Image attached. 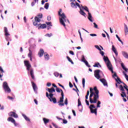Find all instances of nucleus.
<instances>
[{
  "mask_svg": "<svg viewBox=\"0 0 128 128\" xmlns=\"http://www.w3.org/2000/svg\"><path fill=\"white\" fill-rule=\"evenodd\" d=\"M24 64L26 68V70H28V76H30L32 80H34V69L32 68V65L30 63V61L28 60H24Z\"/></svg>",
  "mask_w": 128,
  "mask_h": 128,
  "instance_id": "1",
  "label": "nucleus"
},
{
  "mask_svg": "<svg viewBox=\"0 0 128 128\" xmlns=\"http://www.w3.org/2000/svg\"><path fill=\"white\" fill-rule=\"evenodd\" d=\"M62 12V10L60 8L58 12V16L61 17L60 18V22L62 26H64V27L66 28V24L64 22H68V24H70V21L68 20V19L66 18V14H64V13H62V14H60Z\"/></svg>",
  "mask_w": 128,
  "mask_h": 128,
  "instance_id": "2",
  "label": "nucleus"
},
{
  "mask_svg": "<svg viewBox=\"0 0 128 128\" xmlns=\"http://www.w3.org/2000/svg\"><path fill=\"white\" fill-rule=\"evenodd\" d=\"M96 102V108L94 104H90L89 106V108L90 110L91 114H94L96 116L98 114V108H100V104H102V102L100 100H97Z\"/></svg>",
  "mask_w": 128,
  "mask_h": 128,
  "instance_id": "3",
  "label": "nucleus"
},
{
  "mask_svg": "<svg viewBox=\"0 0 128 128\" xmlns=\"http://www.w3.org/2000/svg\"><path fill=\"white\" fill-rule=\"evenodd\" d=\"M103 60L106 64L108 70H109L111 72L112 74H114V72L112 65V63H110V60H108V58L106 56H104Z\"/></svg>",
  "mask_w": 128,
  "mask_h": 128,
  "instance_id": "4",
  "label": "nucleus"
},
{
  "mask_svg": "<svg viewBox=\"0 0 128 128\" xmlns=\"http://www.w3.org/2000/svg\"><path fill=\"white\" fill-rule=\"evenodd\" d=\"M90 95L89 96V100L90 104H96V101H94V89L90 88Z\"/></svg>",
  "mask_w": 128,
  "mask_h": 128,
  "instance_id": "5",
  "label": "nucleus"
},
{
  "mask_svg": "<svg viewBox=\"0 0 128 128\" xmlns=\"http://www.w3.org/2000/svg\"><path fill=\"white\" fill-rule=\"evenodd\" d=\"M2 88L4 90V92H7L8 94H10V92H12V90H10V88L8 82H3Z\"/></svg>",
  "mask_w": 128,
  "mask_h": 128,
  "instance_id": "6",
  "label": "nucleus"
},
{
  "mask_svg": "<svg viewBox=\"0 0 128 128\" xmlns=\"http://www.w3.org/2000/svg\"><path fill=\"white\" fill-rule=\"evenodd\" d=\"M82 8V10H86V12H88V18L90 22H94V20H92V14L90 12V10H88V6H84L82 5H81Z\"/></svg>",
  "mask_w": 128,
  "mask_h": 128,
  "instance_id": "7",
  "label": "nucleus"
},
{
  "mask_svg": "<svg viewBox=\"0 0 128 128\" xmlns=\"http://www.w3.org/2000/svg\"><path fill=\"white\" fill-rule=\"evenodd\" d=\"M93 90H94V101L96 102H98V100L100 98V95H98V94H100V91H98L96 87H94Z\"/></svg>",
  "mask_w": 128,
  "mask_h": 128,
  "instance_id": "8",
  "label": "nucleus"
},
{
  "mask_svg": "<svg viewBox=\"0 0 128 128\" xmlns=\"http://www.w3.org/2000/svg\"><path fill=\"white\" fill-rule=\"evenodd\" d=\"M94 76H95V78H97V80H100V78H102V76H100V74H102V76H104V73H102V72L100 70H96L94 71Z\"/></svg>",
  "mask_w": 128,
  "mask_h": 128,
  "instance_id": "9",
  "label": "nucleus"
},
{
  "mask_svg": "<svg viewBox=\"0 0 128 128\" xmlns=\"http://www.w3.org/2000/svg\"><path fill=\"white\" fill-rule=\"evenodd\" d=\"M112 78H114L116 80V82L118 84H124L123 82H122L120 80V78L118 76V75H116V73L114 72V74L112 75Z\"/></svg>",
  "mask_w": 128,
  "mask_h": 128,
  "instance_id": "10",
  "label": "nucleus"
},
{
  "mask_svg": "<svg viewBox=\"0 0 128 128\" xmlns=\"http://www.w3.org/2000/svg\"><path fill=\"white\" fill-rule=\"evenodd\" d=\"M72 8H76L77 6L79 8L80 10L82 8V6L80 4L78 3V2H76V4H74V2H71L70 4Z\"/></svg>",
  "mask_w": 128,
  "mask_h": 128,
  "instance_id": "11",
  "label": "nucleus"
},
{
  "mask_svg": "<svg viewBox=\"0 0 128 128\" xmlns=\"http://www.w3.org/2000/svg\"><path fill=\"white\" fill-rule=\"evenodd\" d=\"M31 82L34 91L36 94H38V86H36V84L34 82L32 81Z\"/></svg>",
  "mask_w": 128,
  "mask_h": 128,
  "instance_id": "12",
  "label": "nucleus"
},
{
  "mask_svg": "<svg viewBox=\"0 0 128 128\" xmlns=\"http://www.w3.org/2000/svg\"><path fill=\"white\" fill-rule=\"evenodd\" d=\"M8 122H12V124H14L15 126H18V124L16 122V120H14V118H12V117H9L8 118Z\"/></svg>",
  "mask_w": 128,
  "mask_h": 128,
  "instance_id": "13",
  "label": "nucleus"
},
{
  "mask_svg": "<svg viewBox=\"0 0 128 128\" xmlns=\"http://www.w3.org/2000/svg\"><path fill=\"white\" fill-rule=\"evenodd\" d=\"M8 116H12V118H18V116L16 113V112H11L8 113Z\"/></svg>",
  "mask_w": 128,
  "mask_h": 128,
  "instance_id": "14",
  "label": "nucleus"
},
{
  "mask_svg": "<svg viewBox=\"0 0 128 128\" xmlns=\"http://www.w3.org/2000/svg\"><path fill=\"white\" fill-rule=\"evenodd\" d=\"M100 82H102V84H104V86H108V82H106V80L104 78L100 79Z\"/></svg>",
  "mask_w": 128,
  "mask_h": 128,
  "instance_id": "15",
  "label": "nucleus"
},
{
  "mask_svg": "<svg viewBox=\"0 0 128 128\" xmlns=\"http://www.w3.org/2000/svg\"><path fill=\"white\" fill-rule=\"evenodd\" d=\"M45 54H46V52H44V49H40L38 53V56H39L40 58H42V56H44Z\"/></svg>",
  "mask_w": 128,
  "mask_h": 128,
  "instance_id": "16",
  "label": "nucleus"
},
{
  "mask_svg": "<svg viewBox=\"0 0 128 128\" xmlns=\"http://www.w3.org/2000/svg\"><path fill=\"white\" fill-rule=\"evenodd\" d=\"M50 94H52L53 92H56V89L54 88V87H52L51 88H48L46 89Z\"/></svg>",
  "mask_w": 128,
  "mask_h": 128,
  "instance_id": "17",
  "label": "nucleus"
},
{
  "mask_svg": "<svg viewBox=\"0 0 128 128\" xmlns=\"http://www.w3.org/2000/svg\"><path fill=\"white\" fill-rule=\"evenodd\" d=\"M36 47V44H33L30 46V48H29V52H32V50H34Z\"/></svg>",
  "mask_w": 128,
  "mask_h": 128,
  "instance_id": "18",
  "label": "nucleus"
},
{
  "mask_svg": "<svg viewBox=\"0 0 128 128\" xmlns=\"http://www.w3.org/2000/svg\"><path fill=\"white\" fill-rule=\"evenodd\" d=\"M122 94H121V96L122 98H123V100L124 102H126V99L124 98H128L126 96V92H122Z\"/></svg>",
  "mask_w": 128,
  "mask_h": 128,
  "instance_id": "19",
  "label": "nucleus"
},
{
  "mask_svg": "<svg viewBox=\"0 0 128 128\" xmlns=\"http://www.w3.org/2000/svg\"><path fill=\"white\" fill-rule=\"evenodd\" d=\"M124 32L125 33V36H126L128 34V26H126V24H124Z\"/></svg>",
  "mask_w": 128,
  "mask_h": 128,
  "instance_id": "20",
  "label": "nucleus"
},
{
  "mask_svg": "<svg viewBox=\"0 0 128 128\" xmlns=\"http://www.w3.org/2000/svg\"><path fill=\"white\" fill-rule=\"evenodd\" d=\"M112 50L115 53L116 56H118V51L116 50V47H114V45H112Z\"/></svg>",
  "mask_w": 128,
  "mask_h": 128,
  "instance_id": "21",
  "label": "nucleus"
},
{
  "mask_svg": "<svg viewBox=\"0 0 128 128\" xmlns=\"http://www.w3.org/2000/svg\"><path fill=\"white\" fill-rule=\"evenodd\" d=\"M64 94H63L62 93V94H61V97L60 98V100L58 102V104L64 102Z\"/></svg>",
  "mask_w": 128,
  "mask_h": 128,
  "instance_id": "22",
  "label": "nucleus"
},
{
  "mask_svg": "<svg viewBox=\"0 0 128 128\" xmlns=\"http://www.w3.org/2000/svg\"><path fill=\"white\" fill-rule=\"evenodd\" d=\"M4 36H10V34L8 32V28L6 27H4Z\"/></svg>",
  "mask_w": 128,
  "mask_h": 128,
  "instance_id": "23",
  "label": "nucleus"
},
{
  "mask_svg": "<svg viewBox=\"0 0 128 128\" xmlns=\"http://www.w3.org/2000/svg\"><path fill=\"white\" fill-rule=\"evenodd\" d=\"M54 94H52V93H50V94H48V92H46V96L47 98H52L53 96H54Z\"/></svg>",
  "mask_w": 128,
  "mask_h": 128,
  "instance_id": "24",
  "label": "nucleus"
},
{
  "mask_svg": "<svg viewBox=\"0 0 128 128\" xmlns=\"http://www.w3.org/2000/svg\"><path fill=\"white\" fill-rule=\"evenodd\" d=\"M38 28H46V24H38Z\"/></svg>",
  "mask_w": 128,
  "mask_h": 128,
  "instance_id": "25",
  "label": "nucleus"
},
{
  "mask_svg": "<svg viewBox=\"0 0 128 128\" xmlns=\"http://www.w3.org/2000/svg\"><path fill=\"white\" fill-rule=\"evenodd\" d=\"M94 68H102V65L100 64V62H97L94 64V65H93Z\"/></svg>",
  "mask_w": 128,
  "mask_h": 128,
  "instance_id": "26",
  "label": "nucleus"
},
{
  "mask_svg": "<svg viewBox=\"0 0 128 128\" xmlns=\"http://www.w3.org/2000/svg\"><path fill=\"white\" fill-rule=\"evenodd\" d=\"M122 54L123 56H124V58H128V54L126 52L124 51H122Z\"/></svg>",
  "mask_w": 128,
  "mask_h": 128,
  "instance_id": "27",
  "label": "nucleus"
},
{
  "mask_svg": "<svg viewBox=\"0 0 128 128\" xmlns=\"http://www.w3.org/2000/svg\"><path fill=\"white\" fill-rule=\"evenodd\" d=\"M56 92H61V95L62 94H64V91H62V89H60V88H56Z\"/></svg>",
  "mask_w": 128,
  "mask_h": 128,
  "instance_id": "28",
  "label": "nucleus"
},
{
  "mask_svg": "<svg viewBox=\"0 0 128 128\" xmlns=\"http://www.w3.org/2000/svg\"><path fill=\"white\" fill-rule=\"evenodd\" d=\"M48 99L50 100V102H52L54 104H56V98H48Z\"/></svg>",
  "mask_w": 128,
  "mask_h": 128,
  "instance_id": "29",
  "label": "nucleus"
},
{
  "mask_svg": "<svg viewBox=\"0 0 128 128\" xmlns=\"http://www.w3.org/2000/svg\"><path fill=\"white\" fill-rule=\"evenodd\" d=\"M32 52L30 51V52L28 54V58H30V62H32Z\"/></svg>",
  "mask_w": 128,
  "mask_h": 128,
  "instance_id": "30",
  "label": "nucleus"
},
{
  "mask_svg": "<svg viewBox=\"0 0 128 128\" xmlns=\"http://www.w3.org/2000/svg\"><path fill=\"white\" fill-rule=\"evenodd\" d=\"M10 36V35L5 36V40L6 42H12V38H10V37L8 36Z\"/></svg>",
  "mask_w": 128,
  "mask_h": 128,
  "instance_id": "31",
  "label": "nucleus"
},
{
  "mask_svg": "<svg viewBox=\"0 0 128 128\" xmlns=\"http://www.w3.org/2000/svg\"><path fill=\"white\" fill-rule=\"evenodd\" d=\"M22 116H23V118H24V120H26V122H30V118H28L26 114H22Z\"/></svg>",
  "mask_w": 128,
  "mask_h": 128,
  "instance_id": "32",
  "label": "nucleus"
},
{
  "mask_svg": "<svg viewBox=\"0 0 128 128\" xmlns=\"http://www.w3.org/2000/svg\"><path fill=\"white\" fill-rule=\"evenodd\" d=\"M44 57L46 60H50V56L47 53L44 54Z\"/></svg>",
  "mask_w": 128,
  "mask_h": 128,
  "instance_id": "33",
  "label": "nucleus"
},
{
  "mask_svg": "<svg viewBox=\"0 0 128 128\" xmlns=\"http://www.w3.org/2000/svg\"><path fill=\"white\" fill-rule=\"evenodd\" d=\"M121 66L124 71H126V72H128V68H126V66H124V63L121 64Z\"/></svg>",
  "mask_w": 128,
  "mask_h": 128,
  "instance_id": "34",
  "label": "nucleus"
},
{
  "mask_svg": "<svg viewBox=\"0 0 128 128\" xmlns=\"http://www.w3.org/2000/svg\"><path fill=\"white\" fill-rule=\"evenodd\" d=\"M82 62H84V64H85L86 66H88V68H90L91 67L90 65L88 64V61L86 60H82Z\"/></svg>",
  "mask_w": 128,
  "mask_h": 128,
  "instance_id": "35",
  "label": "nucleus"
},
{
  "mask_svg": "<svg viewBox=\"0 0 128 128\" xmlns=\"http://www.w3.org/2000/svg\"><path fill=\"white\" fill-rule=\"evenodd\" d=\"M43 121L45 124H46L50 122V120L46 119V118H43Z\"/></svg>",
  "mask_w": 128,
  "mask_h": 128,
  "instance_id": "36",
  "label": "nucleus"
},
{
  "mask_svg": "<svg viewBox=\"0 0 128 128\" xmlns=\"http://www.w3.org/2000/svg\"><path fill=\"white\" fill-rule=\"evenodd\" d=\"M80 14H82V16H86V12H84V10H82V9L81 8L80 9Z\"/></svg>",
  "mask_w": 128,
  "mask_h": 128,
  "instance_id": "37",
  "label": "nucleus"
},
{
  "mask_svg": "<svg viewBox=\"0 0 128 128\" xmlns=\"http://www.w3.org/2000/svg\"><path fill=\"white\" fill-rule=\"evenodd\" d=\"M66 58L68 59V62H71V64H74V62H72V59L70 58L68 56H66Z\"/></svg>",
  "mask_w": 128,
  "mask_h": 128,
  "instance_id": "38",
  "label": "nucleus"
},
{
  "mask_svg": "<svg viewBox=\"0 0 128 128\" xmlns=\"http://www.w3.org/2000/svg\"><path fill=\"white\" fill-rule=\"evenodd\" d=\"M34 20L38 22H40V18L38 16H35Z\"/></svg>",
  "mask_w": 128,
  "mask_h": 128,
  "instance_id": "39",
  "label": "nucleus"
},
{
  "mask_svg": "<svg viewBox=\"0 0 128 128\" xmlns=\"http://www.w3.org/2000/svg\"><path fill=\"white\" fill-rule=\"evenodd\" d=\"M82 84L83 86V88H84L85 84H86V79H84V78H83L82 79Z\"/></svg>",
  "mask_w": 128,
  "mask_h": 128,
  "instance_id": "40",
  "label": "nucleus"
},
{
  "mask_svg": "<svg viewBox=\"0 0 128 128\" xmlns=\"http://www.w3.org/2000/svg\"><path fill=\"white\" fill-rule=\"evenodd\" d=\"M50 6V4L48 3H46L44 4V8H46V10H48V7Z\"/></svg>",
  "mask_w": 128,
  "mask_h": 128,
  "instance_id": "41",
  "label": "nucleus"
},
{
  "mask_svg": "<svg viewBox=\"0 0 128 128\" xmlns=\"http://www.w3.org/2000/svg\"><path fill=\"white\" fill-rule=\"evenodd\" d=\"M33 24L35 26H36V27H38V28L39 26L38 24V22H36V21H33Z\"/></svg>",
  "mask_w": 128,
  "mask_h": 128,
  "instance_id": "42",
  "label": "nucleus"
},
{
  "mask_svg": "<svg viewBox=\"0 0 128 128\" xmlns=\"http://www.w3.org/2000/svg\"><path fill=\"white\" fill-rule=\"evenodd\" d=\"M54 76H56V78H58V76H60V73L56 72L54 73Z\"/></svg>",
  "mask_w": 128,
  "mask_h": 128,
  "instance_id": "43",
  "label": "nucleus"
},
{
  "mask_svg": "<svg viewBox=\"0 0 128 128\" xmlns=\"http://www.w3.org/2000/svg\"><path fill=\"white\" fill-rule=\"evenodd\" d=\"M93 24H94V28H97L98 30V26L96 24V23L93 22Z\"/></svg>",
  "mask_w": 128,
  "mask_h": 128,
  "instance_id": "44",
  "label": "nucleus"
},
{
  "mask_svg": "<svg viewBox=\"0 0 128 128\" xmlns=\"http://www.w3.org/2000/svg\"><path fill=\"white\" fill-rule=\"evenodd\" d=\"M120 89L122 91V92H124V87L122 85H120Z\"/></svg>",
  "mask_w": 128,
  "mask_h": 128,
  "instance_id": "45",
  "label": "nucleus"
},
{
  "mask_svg": "<svg viewBox=\"0 0 128 128\" xmlns=\"http://www.w3.org/2000/svg\"><path fill=\"white\" fill-rule=\"evenodd\" d=\"M64 104H66V106H68V98H66L64 102Z\"/></svg>",
  "mask_w": 128,
  "mask_h": 128,
  "instance_id": "46",
  "label": "nucleus"
},
{
  "mask_svg": "<svg viewBox=\"0 0 128 128\" xmlns=\"http://www.w3.org/2000/svg\"><path fill=\"white\" fill-rule=\"evenodd\" d=\"M82 106V102H80V98H79L78 99V106Z\"/></svg>",
  "mask_w": 128,
  "mask_h": 128,
  "instance_id": "47",
  "label": "nucleus"
},
{
  "mask_svg": "<svg viewBox=\"0 0 128 128\" xmlns=\"http://www.w3.org/2000/svg\"><path fill=\"white\" fill-rule=\"evenodd\" d=\"M46 36H48V38H50V36H52V34L50 33V34H47L45 35Z\"/></svg>",
  "mask_w": 128,
  "mask_h": 128,
  "instance_id": "48",
  "label": "nucleus"
},
{
  "mask_svg": "<svg viewBox=\"0 0 128 128\" xmlns=\"http://www.w3.org/2000/svg\"><path fill=\"white\" fill-rule=\"evenodd\" d=\"M62 120L63 122L62 124H68V120H66L62 119Z\"/></svg>",
  "mask_w": 128,
  "mask_h": 128,
  "instance_id": "49",
  "label": "nucleus"
},
{
  "mask_svg": "<svg viewBox=\"0 0 128 128\" xmlns=\"http://www.w3.org/2000/svg\"><path fill=\"white\" fill-rule=\"evenodd\" d=\"M100 54H101V56H104V52L102 50H100Z\"/></svg>",
  "mask_w": 128,
  "mask_h": 128,
  "instance_id": "50",
  "label": "nucleus"
},
{
  "mask_svg": "<svg viewBox=\"0 0 128 128\" xmlns=\"http://www.w3.org/2000/svg\"><path fill=\"white\" fill-rule=\"evenodd\" d=\"M46 24H47V26H52V22H46Z\"/></svg>",
  "mask_w": 128,
  "mask_h": 128,
  "instance_id": "51",
  "label": "nucleus"
},
{
  "mask_svg": "<svg viewBox=\"0 0 128 128\" xmlns=\"http://www.w3.org/2000/svg\"><path fill=\"white\" fill-rule=\"evenodd\" d=\"M104 32H105V34H106V36L108 38V40H110V35L108 34V33L104 31Z\"/></svg>",
  "mask_w": 128,
  "mask_h": 128,
  "instance_id": "52",
  "label": "nucleus"
},
{
  "mask_svg": "<svg viewBox=\"0 0 128 128\" xmlns=\"http://www.w3.org/2000/svg\"><path fill=\"white\" fill-rule=\"evenodd\" d=\"M95 48H97V50H102V49H100V46H98V45H96L95 46Z\"/></svg>",
  "mask_w": 128,
  "mask_h": 128,
  "instance_id": "53",
  "label": "nucleus"
},
{
  "mask_svg": "<svg viewBox=\"0 0 128 128\" xmlns=\"http://www.w3.org/2000/svg\"><path fill=\"white\" fill-rule=\"evenodd\" d=\"M69 54H72V56H74V51L72 50L69 51Z\"/></svg>",
  "mask_w": 128,
  "mask_h": 128,
  "instance_id": "54",
  "label": "nucleus"
},
{
  "mask_svg": "<svg viewBox=\"0 0 128 128\" xmlns=\"http://www.w3.org/2000/svg\"><path fill=\"white\" fill-rule=\"evenodd\" d=\"M124 88H125V90H128V86L126 84H124Z\"/></svg>",
  "mask_w": 128,
  "mask_h": 128,
  "instance_id": "55",
  "label": "nucleus"
},
{
  "mask_svg": "<svg viewBox=\"0 0 128 128\" xmlns=\"http://www.w3.org/2000/svg\"><path fill=\"white\" fill-rule=\"evenodd\" d=\"M38 18H42V14H39L38 16Z\"/></svg>",
  "mask_w": 128,
  "mask_h": 128,
  "instance_id": "56",
  "label": "nucleus"
},
{
  "mask_svg": "<svg viewBox=\"0 0 128 128\" xmlns=\"http://www.w3.org/2000/svg\"><path fill=\"white\" fill-rule=\"evenodd\" d=\"M58 106H64V103H58Z\"/></svg>",
  "mask_w": 128,
  "mask_h": 128,
  "instance_id": "57",
  "label": "nucleus"
},
{
  "mask_svg": "<svg viewBox=\"0 0 128 128\" xmlns=\"http://www.w3.org/2000/svg\"><path fill=\"white\" fill-rule=\"evenodd\" d=\"M90 36H96L97 35H96V34H90Z\"/></svg>",
  "mask_w": 128,
  "mask_h": 128,
  "instance_id": "58",
  "label": "nucleus"
},
{
  "mask_svg": "<svg viewBox=\"0 0 128 128\" xmlns=\"http://www.w3.org/2000/svg\"><path fill=\"white\" fill-rule=\"evenodd\" d=\"M8 100H14V98L12 97H10V96H8Z\"/></svg>",
  "mask_w": 128,
  "mask_h": 128,
  "instance_id": "59",
  "label": "nucleus"
},
{
  "mask_svg": "<svg viewBox=\"0 0 128 128\" xmlns=\"http://www.w3.org/2000/svg\"><path fill=\"white\" fill-rule=\"evenodd\" d=\"M0 72H4V69H2V66H0Z\"/></svg>",
  "mask_w": 128,
  "mask_h": 128,
  "instance_id": "60",
  "label": "nucleus"
},
{
  "mask_svg": "<svg viewBox=\"0 0 128 128\" xmlns=\"http://www.w3.org/2000/svg\"><path fill=\"white\" fill-rule=\"evenodd\" d=\"M86 106H90V102L88 100H85Z\"/></svg>",
  "mask_w": 128,
  "mask_h": 128,
  "instance_id": "61",
  "label": "nucleus"
},
{
  "mask_svg": "<svg viewBox=\"0 0 128 128\" xmlns=\"http://www.w3.org/2000/svg\"><path fill=\"white\" fill-rule=\"evenodd\" d=\"M72 112L74 116H76V111H74V110H72Z\"/></svg>",
  "mask_w": 128,
  "mask_h": 128,
  "instance_id": "62",
  "label": "nucleus"
},
{
  "mask_svg": "<svg viewBox=\"0 0 128 128\" xmlns=\"http://www.w3.org/2000/svg\"><path fill=\"white\" fill-rule=\"evenodd\" d=\"M52 19V18L50 17V16H47V20L50 21V20Z\"/></svg>",
  "mask_w": 128,
  "mask_h": 128,
  "instance_id": "63",
  "label": "nucleus"
},
{
  "mask_svg": "<svg viewBox=\"0 0 128 128\" xmlns=\"http://www.w3.org/2000/svg\"><path fill=\"white\" fill-rule=\"evenodd\" d=\"M82 60H86V58H84V55L82 56Z\"/></svg>",
  "mask_w": 128,
  "mask_h": 128,
  "instance_id": "64",
  "label": "nucleus"
}]
</instances>
